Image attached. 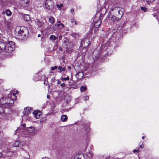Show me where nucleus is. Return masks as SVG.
Returning <instances> with one entry per match:
<instances>
[{
	"label": "nucleus",
	"mask_w": 159,
	"mask_h": 159,
	"mask_svg": "<svg viewBox=\"0 0 159 159\" xmlns=\"http://www.w3.org/2000/svg\"><path fill=\"white\" fill-rule=\"evenodd\" d=\"M61 119L62 121L63 122L66 121L67 119V116L66 115H63L61 116Z\"/></svg>",
	"instance_id": "nucleus-15"
},
{
	"label": "nucleus",
	"mask_w": 159,
	"mask_h": 159,
	"mask_svg": "<svg viewBox=\"0 0 159 159\" xmlns=\"http://www.w3.org/2000/svg\"><path fill=\"white\" fill-rule=\"evenodd\" d=\"M70 67H69H69H68V68H69V69H70Z\"/></svg>",
	"instance_id": "nucleus-61"
},
{
	"label": "nucleus",
	"mask_w": 159,
	"mask_h": 159,
	"mask_svg": "<svg viewBox=\"0 0 159 159\" xmlns=\"http://www.w3.org/2000/svg\"><path fill=\"white\" fill-rule=\"evenodd\" d=\"M59 39L60 40H61L62 39V36L60 35L59 36Z\"/></svg>",
	"instance_id": "nucleus-37"
},
{
	"label": "nucleus",
	"mask_w": 159,
	"mask_h": 159,
	"mask_svg": "<svg viewBox=\"0 0 159 159\" xmlns=\"http://www.w3.org/2000/svg\"><path fill=\"white\" fill-rule=\"evenodd\" d=\"M144 138H145V137L144 136H143L142 137V139H144Z\"/></svg>",
	"instance_id": "nucleus-55"
},
{
	"label": "nucleus",
	"mask_w": 159,
	"mask_h": 159,
	"mask_svg": "<svg viewBox=\"0 0 159 159\" xmlns=\"http://www.w3.org/2000/svg\"><path fill=\"white\" fill-rule=\"evenodd\" d=\"M34 129L33 127H29L27 129V131L29 133H31L33 132L34 131Z\"/></svg>",
	"instance_id": "nucleus-16"
},
{
	"label": "nucleus",
	"mask_w": 159,
	"mask_h": 159,
	"mask_svg": "<svg viewBox=\"0 0 159 159\" xmlns=\"http://www.w3.org/2000/svg\"><path fill=\"white\" fill-rule=\"evenodd\" d=\"M98 56V55H97V56H96L95 57H96V58H97V57Z\"/></svg>",
	"instance_id": "nucleus-51"
},
{
	"label": "nucleus",
	"mask_w": 159,
	"mask_h": 159,
	"mask_svg": "<svg viewBox=\"0 0 159 159\" xmlns=\"http://www.w3.org/2000/svg\"><path fill=\"white\" fill-rule=\"evenodd\" d=\"M140 9L142 10L143 11L145 12H146L148 10L147 8L145 7H140Z\"/></svg>",
	"instance_id": "nucleus-23"
},
{
	"label": "nucleus",
	"mask_w": 159,
	"mask_h": 159,
	"mask_svg": "<svg viewBox=\"0 0 159 159\" xmlns=\"http://www.w3.org/2000/svg\"><path fill=\"white\" fill-rule=\"evenodd\" d=\"M4 22L5 24L7 26L8 28V29L12 25V24L11 21V19H10L7 20H6L5 18H4Z\"/></svg>",
	"instance_id": "nucleus-8"
},
{
	"label": "nucleus",
	"mask_w": 159,
	"mask_h": 159,
	"mask_svg": "<svg viewBox=\"0 0 159 159\" xmlns=\"http://www.w3.org/2000/svg\"><path fill=\"white\" fill-rule=\"evenodd\" d=\"M45 5L46 8L47 9L51 10L54 7V4L53 2L51 0H47L46 1Z\"/></svg>",
	"instance_id": "nucleus-3"
},
{
	"label": "nucleus",
	"mask_w": 159,
	"mask_h": 159,
	"mask_svg": "<svg viewBox=\"0 0 159 159\" xmlns=\"http://www.w3.org/2000/svg\"><path fill=\"white\" fill-rule=\"evenodd\" d=\"M6 13L7 16H10L11 15V13L9 10L7 9L6 11Z\"/></svg>",
	"instance_id": "nucleus-20"
},
{
	"label": "nucleus",
	"mask_w": 159,
	"mask_h": 159,
	"mask_svg": "<svg viewBox=\"0 0 159 159\" xmlns=\"http://www.w3.org/2000/svg\"><path fill=\"white\" fill-rule=\"evenodd\" d=\"M69 80V77L68 76H67L66 78H61V80Z\"/></svg>",
	"instance_id": "nucleus-26"
},
{
	"label": "nucleus",
	"mask_w": 159,
	"mask_h": 159,
	"mask_svg": "<svg viewBox=\"0 0 159 159\" xmlns=\"http://www.w3.org/2000/svg\"><path fill=\"white\" fill-rule=\"evenodd\" d=\"M19 29H18V28L16 29L15 30L16 35L18 38L23 39L26 37L28 34V30L26 28H20V30L17 31Z\"/></svg>",
	"instance_id": "nucleus-2"
},
{
	"label": "nucleus",
	"mask_w": 159,
	"mask_h": 159,
	"mask_svg": "<svg viewBox=\"0 0 159 159\" xmlns=\"http://www.w3.org/2000/svg\"><path fill=\"white\" fill-rule=\"evenodd\" d=\"M46 117H43L41 119H40L39 120V121L40 123H43L46 121Z\"/></svg>",
	"instance_id": "nucleus-22"
},
{
	"label": "nucleus",
	"mask_w": 159,
	"mask_h": 159,
	"mask_svg": "<svg viewBox=\"0 0 159 159\" xmlns=\"http://www.w3.org/2000/svg\"><path fill=\"white\" fill-rule=\"evenodd\" d=\"M44 84H45V80H44Z\"/></svg>",
	"instance_id": "nucleus-60"
},
{
	"label": "nucleus",
	"mask_w": 159,
	"mask_h": 159,
	"mask_svg": "<svg viewBox=\"0 0 159 159\" xmlns=\"http://www.w3.org/2000/svg\"><path fill=\"white\" fill-rule=\"evenodd\" d=\"M94 25L96 28H98L101 25V20L100 17H96L94 20Z\"/></svg>",
	"instance_id": "nucleus-4"
},
{
	"label": "nucleus",
	"mask_w": 159,
	"mask_h": 159,
	"mask_svg": "<svg viewBox=\"0 0 159 159\" xmlns=\"http://www.w3.org/2000/svg\"><path fill=\"white\" fill-rule=\"evenodd\" d=\"M3 112V109L2 108L0 107V114Z\"/></svg>",
	"instance_id": "nucleus-32"
},
{
	"label": "nucleus",
	"mask_w": 159,
	"mask_h": 159,
	"mask_svg": "<svg viewBox=\"0 0 159 159\" xmlns=\"http://www.w3.org/2000/svg\"><path fill=\"white\" fill-rule=\"evenodd\" d=\"M57 68H58L57 66H56L54 67H51V69L53 71V70H55L57 69Z\"/></svg>",
	"instance_id": "nucleus-28"
},
{
	"label": "nucleus",
	"mask_w": 159,
	"mask_h": 159,
	"mask_svg": "<svg viewBox=\"0 0 159 159\" xmlns=\"http://www.w3.org/2000/svg\"><path fill=\"white\" fill-rule=\"evenodd\" d=\"M42 159H49L48 157H43Z\"/></svg>",
	"instance_id": "nucleus-40"
},
{
	"label": "nucleus",
	"mask_w": 159,
	"mask_h": 159,
	"mask_svg": "<svg viewBox=\"0 0 159 159\" xmlns=\"http://www.w3.org/2000/svg\"><path fill=\"white\" fill-rule=\"evenodd\" d=\"M60 25V23H57V26H59Z\"/></svg>",
	"instance_id": "nucleus-43"
},
{
	"label": "nucleus",
	"mask_w": 159,
	"mask_h": 159,
	"mask_svg": "<svg viewBox=\"0 0 159 159\" xmlns=\"http://www.w3.org/2000/svg\"><path fill=\"white\" fill-rule=\"evenodd\" d=\"M14 43L13 41L9 42L6 44L0 41V52L4 51L7 53H11L14 50Z\"/></svg>",
	"instance_id": "nucleus-1"
},
{
	"label": "nucleus",
	"mask_w": 159,
	"mask_h": 159,
	"mask_svg": "<svg viewBox=\"0 0 159 159\" xmlns=\"http://www.w3.org/2000/svg\"><path fill=\"white\" fill-rule=\"evenodd\" d=\"M24 114L25 115H27L32 111V109L31 107H27L24 108Z\"/></svg>",
	"instance_id": "nucleus-10"
},
{
	"label": "nucleus",
	"mask_w": 159,
	"mask_h": 159,
	"mask_svg": "<svg viewBox=\"0 0 159 159\" xmlns=\"http://www.w3.org/2000/svg\"><path fill=\"white\" fill-rule=\"evenodd\" d=\"M24 19L25 20L28 21L30 20V18L28 15H26L24 16Z\"/></svg>",
	"instance_id": "nucleus-18"
},
{
	"label": "nucleus",
	"mask_w": 159,
	"mask_h": 159,
	"mask_svg": "<svg viewBox=\"0 0 159 159\" xmlns=\"http://www.w3.org/2000/svg\"><path fill=\"white\" fill-rule=\"evenodd\" d=\"M89 43V40L87 38H85L81 41V44L83 47H86L88 46Z\"/></svg>",
	"instance_id": "nucleus-5"
},
{
	"label": "nucleus",
	"mask_w": 159,
	"mask_h": 159,
	"mask_svg": "<svg viewBox=\"0 0 159 159\" xmlns=\"http://www.w3.org/2000/svg\"><path fill=\"white\" fill-rule=\"evenodd\" d=\"M120 9L119 7H114L111 8V10L114 11V13L115 15L117 13V11H119Z\"/></svg>",
	"instance_id": "nucleus-13"
},
{
	"label": "nucleus",
	"mask_w": 159,
	"mask_h": 159,
	"mask_svg": "<svg viewBox=\"0 0 159 159\" xmlns=\"http://www.w3.org/2000/svg\"><path fill=\"white\" fill-rule=\"evenodd\" d=\"M56 79L54 77L52 78L51 79V82L52 83H53L55 82Z\"/></svg>",
	"instance_id": "nucleus-31"
},
{
	"label": "nucleus",
	"mask_w": 159,
	"mask_h": 159,
	"mask_svg": "<svg viewBox=\"0 0 159 159\" xmlns=\"http://www.w3.org/2000/svg\"><path fill=\"white\" fill-rule=\"evenodd\" d=\"M117 16L118 18L120 19L122 17L123 15V11L120 9L119 11H117V13L115 15Z\"/></svg>",
	"instance_id": "nucleus-11"
},
{
	"label": "nucleus",
	"mask_w": 159,
	"mask_h": 159,
	"mask_svg": "<svg viewBox=\"0 0 159 159\" xmlns=\"http://www.w3.org/2000/svg\"><path fill=\"white\" fill-rule=\"evenodd\" d=\"M22 126H23L24 127H25V126H26V125H25V124H22Z\"/></svg>",
	"instance_id": "nucleus-42"
},
{
	"label": "nucleus",
	"mask_w": 159,
	"mask_h": 159,
	"mask_svg": "<svg viewBox=\"0 0 159 159\" xmlns=\"http://www.w3.org/2000/svg\"><path fill=\"white\" fill-rule=\"evenodd\" d=\"M86 156L87 157H88L89 159H90L92 157V155L90 152L88 153L86 155H84V156Z\"/></svg>",
	"instance_id": "nucleus-25"
},
{
	"label": "nucleus",
	"mask_w": 159,
	"mask_h": 159,
	"mask_svg": "<svg viewBox=\"0 0 159 159\" xmlns=\"http://www.w3.org/2000/svg\"><path fill=\"white\" fill-rule=\"evenodd\" d=\"M21 143L20 141H16L13 144V146L15 147H19L20 146Z\"/></svg>",
	"instance_id": "nucleus-14"
},
{
	"label": "nucleus",
	"mask_w": 159,
	"mask_h": 159,
	"mask_svg": "<svg viewBox=\"0 0 159 159\" xmlns=\"http://www.w3.org/2000/svg\"><path fill=\"white\" fill-rule=\"evenodd\" d=\"M61 83V81L59 80H58L57 81V84H59Z\"/></svg>",
	"instance_id": "nucleus-44"
},
{
	"label": "nucleus",
	"mask_w": 159,
	"mask_h": 159,
	"mask_svg": "<svg viewBox=\"0 0 159 159\" xmlns=\"http://www.w3.org/2000/svg\"><path fill=\"white\" fill-rule=\"evenodd\" d=\"M34 21L38 25V28L42 27L43 25V23L40 21L39 19H36L34 20Z\"/></svg>",
	"instance_id": "nucleus-7"
},
{
	"label": "nucleus",
	"mask_w": 159,
	"mask_h": 159,
	"mask_svg": "<svg viewBox=\"0 0 159 159\" xmlns=\"http://www.w3.org/2000/svg\"><path fill=\"white\" fill-rule=\"evenodd\" d=\"M74 9H71L70 10V12H71V13H72L74 11Z\"/></svg>",
	"instance_id": "nucleus-41"
},
{
	"label": "nucleus",
	"mask_w": 159,
	"mask_h": 159,
	"mask_svg": "<svg viewBox=\"0 0 159 159\" xmlns=\"http://www.w3.org/2000/svg\"><path fill=\"white\" fill-rule=\"evenodd\" d=\"M49 39L52 42H53L55 40H57L58 38L55 35L52 34L50 36Z\"/></svg>",
	"instance_id": "nucleus-12"
},
{
	"label": "nucleus",
	"mask_w": 159,
	"mask_h": 159,
	"mask_svg": "<svg viewBox=\"0 0 159 159\" xmlns=\"http://www.w3.org/2000/svg\"><path fill=\"white\" fill-rule=\"evenodd\" d=\"M139 146L141 148H143V143L142 142H140L139 143Z\"/></svg>",
	"instance_id": "nucleus-30"
},
{
	"label": "nucleus",
	"mask_w": 159,
	"mask_h": 159,
	"mask_svg": "<svg viewBox=\"0 0 159 159\" xmlns=\"http://www.w3.org/2000/svg\"><path fill=\"white\" fill-rule=\"evenodd\" d=\"M58 69L59 70V72L61 73L62 71H64L66 70V68L65 67H62L61 66H59Z\"/></svg>",
	"instance_id": "nucleus-19"
},
{
	"label": "nucleus",
	"mask_w": 159,
	"mask_h": 159,
	"mask_svg": "<svg viewBox=\"0 0 159 159\" xmlns=\"http://www.w3.org/2000/svg\"><path fill=\"white\" fill-rule=\"evenodd\" d=\"M84 99L85 101H86L89 99V96H85L84 97Z\"/></svg>",
	"instance_id": "nucleus-29"
},
{
	"label": "nucleus",
	"mask_w": 159,
	"mask_h": 159,
	"mask_svg": "<svg viewBox=\"0 0 159 159\" xmlns=\"http://www.w3.org/2000/svg\"><path fill=\"white\" fill-rule=\"evenodd\" d=\"M74 22H75V25H77V23L76 21H74Z\"/></svg>",
	"instance_id": "nucleus-49"
},
{
	"label": "nucleus",
	"mask_w": 159,
	"mask_h": 159,
	"mask_svg": "<svg viewBox=\"0 0 159 159\" xmlns=\"http://www.w3.org/2000/svg\"><path fill=\"white\" fill-rule=\"evenodd\" d=\"M6 13V11H3L2 12V14L3 15H4Z\"/></svg>",
	"instance_id": "nucleus-47"
},
{
	"label": "nucleus",
	"mask_w": 159,
	"mask_h": 159,
	"mask_svg": "<svg viewBox=\"0 0 159 159\" xmlns=\"http://www.w3.org/2000/svg\"><path fill=\"white\" fill-rule=\"evenodd\" d=\"M30 0H20V5L23 7H26L29 5Z\"/></svg>",
	"instance_id": "nucleus-6"
},
{
	"label": "nucleus",
	"mask_w": 159,
	"mask_h": 159,
	"mask_svg": "<svg viewBox=\"0 0 159 159\" xmlns=\"http://www.w3.org/2000/svg\"><path fill=\"white\" fill-rule=\"evenodd\" d=\"M24 159H29V158L25 157Z\"/></svg>",
	"instance_id": "nucleus-56"
},
{
	"label": "nucleus",
	"mask_w": 159,
	"mask_h": 159,
	"mask_svg": "<svg viewBox=\"0 0 159 159\" xmlns=\"http://www.w3.org/2000/svg\"><path fill=\"white\" fill-rule=\"evenodd\" d=\"M115 17V16H112L111 17V18H113V21H114V18Z\"/></svg>",
	"instance_id": "nucleus-45"
},
{
	"label": "nucleus",
	"mask_w": 159,
	"mask_h": 159,
	"mask_svg": "<svg viewBox=\"0 0 159 159\" xmlns=\"http://www.w3.org/2000/svg\"><path fill=\"white\" fill-rule=\"evenodd\" d=\"M60 85L62 87H64L65 86V84H64V83H62V84H60Z\"/></svg>",
	"instance_id": "nucleus-36"
},
{
	"label": "nucleus",
	"mask_w": 159,
	"mask_h": 159,
	"mask_svg": "<svg viewBox=\"0 0 159 159\" xmlns=\"http://www.w3.org/2000/svg\"><path fill=\"white\" fill-rule=\"evenodd\" d=\"M40 36H41V35H40V34H39L38 35V37H40Z\"/></svg>",
	"instance_id": "nucleus-50"
},
{
	"label": "nucleus",
	"mask_w": 159,
	"mask_h": 159,
	"mask_svg": "<svg viewBox=\"0 0 159 159\" xmlns=\"http://www.w3.org/2000/svg\"><path fill=\"white\" fill-rule=\"evenodd\" d=\"M155 0H150V1H155Z\"/></svg>",
	"instance_id": "nucleus-53"
},
{
	"label": "nucleus",
	"mask_w": 159,
	"mask_h": 159,
	"mask_svg": "<svg viewBox=\"0 0 159 159\" xmlns=\"http://www.w3.org/2000/svg\"><path fill=\"white\" fill-rule=\"evenodd\" d=\"M66 43H67V41L66 40L64 41V43L66 44Z\"/></svg>",
	"instance_id": "nucleus-48"
},
{
	"label": "nucleus",
	"mask_w": 159,
	"mask_h": 159,
	"mask_svg": "<svg viewBox=\"0 0 159 159\" xmlns=\"http://www.w3.org/2000/svg\"><path fill=\"white\" fill-rule=\"evenodd\" d=\"M73 34H74V35H76V34L75 33H73Z\"/></svg>",
	"instance_id": "nucleus-58"
},
{
	"label": "nucleus",
	"mask_w": 159,
	"mask_h": 159,
	"mask_svg": "<svg viewBox=\"0 0 159 159\" xmlns=\"http://www.w3.org/2000/svg\"><path fill=\"white\" fill-rule=\"evenodd\" d=\"M98 52L97 50H95L93 51V53L92 56H93L96 53H98Z\"/></svg>",
	"instance_id": "nucleus-33"
},
{
	"label": "nucleus",
	"mask_w": 159,
	"mask_h": 159,
	"mask_svg": "<svg viewBox=\"0 0 159 159\" xmlns=\"http://www.w3.org/2000/svg\"><path fill=\"white\" fill-rule=\"evenodd\" d=\"M18 92H18V91H16V93H18Z\"/></svg>",
	"instance_id": "nucleus-54"
},
{
	"label": "nucleus",
	"mask_w": 159,
	"mask_h": 159,
	"mask_svg": "<svg viewBox=\"0 0 159 159\" xmlns=\"http://www.w3.org/2000/svg\"><path fill=\"white\" fill-rule=\"evenodd\" d=\"M13 96H15V93H13Z\"/></svg>",
	"instance_id": "nucleus-59"
},
{
	"label": "nucleus",
	"mask_w": 159,
	"mask_h": 159,
	"mask_svg": "<svg viewBox=\"0 0 159 159\" xmlns=\"http://www.w3.org/2000/svg\"><path fill=\"white\" fill-rule=\"evenodd\" d=\"M57 23H60L61 22L60 21H57Z\"/></svg>",
	"instance_id": "nucleus-52"
},
{
	"label": "nucleus",
	"mask_w": 159,
	"mask_h": 159,
	"mask_svg": "<svg viewBox=\"0 0 159 159\" xmlns=\"http://www.w3.org/2000/svg\"><path fill=\"white\" fill-rule=\"evenodd\" d=\"M70 21L71 22H73L75 21L74 19H72L70 20Z\"/></svg>",
	"instance_id": "nucleus-39"
},
{
	"label": "nucleus",
	"mask_w": 159,
	"mask_h": 159,
	"mask_svg": "<svg viewBox=\"0 0 159 159\" xmlns=\"http://www.w3.org/2000/svg\"><path fill=\"white\" fill-rule=\"evenodd\" d=\"M33 115H34V117L36 119H39L40 116L41 115V113L40 111H34L33 113Z\"/></svg>",
	"instance_id": "nucleus-9"
},
{
	"label": "nucleus",
	"mask_w": 159,
	"mask_h": 159,
	"mask_svg": "<svg viewBox=\"0 0 159 159\" xmlns=\"http://www.w3.org/2000/svg\"><path fill=\"white\" fill-rule=\"evenodd\" d=\"M47 97L48 99H49L50 98V96L49 95H47Z\"/></svg>",
	"instance_id": "nucleus-46"
},
{
	"label": "nucleus",
	"mask_w": 159,
	"mask_h": 159,
	"mask_svg": "<svg viewBox=\"0 0 159 159\" xmlns=\"http://www.w3.org/2000/svg\"><path fill=\"white\" fill-rule=\"evenodd\" d=\"M5 103V104H6V103H7H7Z\"/></svg>",
	"instance_id": "nucleus-62"
},
{
	"label": "nucleus",
	"mask_w": 159,
	"mask_h": 159,
	"mask_svg": "<svg viewBox=\"0 0 159 159\" xmlns=\"http://www.w3.org/2000/svg\"><path fill=\"white\" fill-rule=\"evenodd\" d=\"M87 89V87H84V86H82L80 88V90L81 92H83L84 90H85Z\"/></svg>",
	"instance_id": "nucleus-24"
},
{
	"label": "nucleus",
	"mask_w": 159,
	"mask_h": 159,
	"mask_svg": "<svg viewBox=\"0 0 159 159\" xmlns=\"http://www.w3.org/2000/svg\"><path fill=\"white\" fill-rule=\"evenodd\" d=\"M49 22L51 23H53L55 21L54 18L52 16H50L49 18Z\"/></svg>",
	"instance_id": "nucleus-17"
},
{
	"label": "nucleus",
	"mask_w": 159,
	"mask_h": 159,
	"mask_svg": "<svg viewBox=\"0 0 159 159\" xmlns=\"http://www.w3.org/2000/svg\"><path fill=\"white\" fill-rule=\"evenodd\" d=\"M60 25L63 28L64 27V25L63 23H60Z\"/></svg>",
	"instance_id": "nucleus-38"
},
{
	"label": "nucleus",
	"mask_w": 159,
	"mask_h": 159,
	"mask_svg": "<svg viewBox=\"0 0 159 159\" xmlns=\"http://www.w3.org/2000/svg\"><path fill=\"white\" fill-rule=\"evenodd\" d=\"M79 75H80L81 76V77H82L83 75V73L82 72H78L76 75V76L77 77H79Z\"/></svg>",
	"instance_id": "nucleus-21"
},
{
	"label": "nucleus",
	"mask_w": 159,
	"mask_h": 159,
	"mask_svg": "<svg viewBox=\"0 0 159 159\" xmlns=\"http://www.w3.org/2000/svg\"><path fill=\"white\" fill-rule=\"evenodd\" d=\"M57 7L59 9H61L62 7H63V4H57Z\"/></svg>",
	"instance_id": "nucleus-27"
},
{
	"label": "nucleus",
	"mask_w": 159,
	"mask_h": 159,
	"mask_svg": "<svg viewBox=\"0 0 159 159\" xmlns=\"http://www.w3.org/2000/svg\"><path fill=\"white\" fill-rule=\"evenodd\" d=\"M8 100H9L10 102H11V104H12L13 103V100H11V98H8Z\"/></svg>",
	"instance_id": "nucleus-35"
},
{
	"label": "nucleus",
	"mask_w": 159,
	"mask_h": 159,
	"mask_svg": "<svg viewBox=\"0 0 159 159\" xmlns=\"http://www.w3.org/2000/svg\"><path fill=\"white\" fill-rule=\"evenodd\" d=\"M2 156L1 153L0 152V157Z\"/></svg>",
	"instance_id": "nucleus-57"
},
{
	"label": "nucleus",
	"mask_w": 159,
	"mask_h": 159,
	"mask_svg": "<svg viewBox=\"0 0 159 159\" xmlns=\"http://www.w3.org/2000/svg\"><path fill=\"white\" fill-rule=\"evenodd\" d=\"M133 152H134V153H135V152H139V149H134V150H133Z\"/></svg>",
	"instance_id": "nucleus-34"
}]
</instances>
